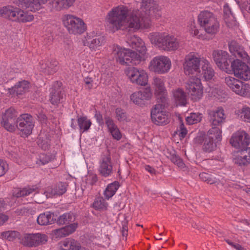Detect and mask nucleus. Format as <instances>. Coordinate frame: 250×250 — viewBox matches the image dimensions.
I'll return each instance as SVG.
<instances>
[{
	"label": "nucleus",
	"instance_id": "8fccbe9b",
	"mask_svg": "<svg viewBox=\"0 0 250 250\" xmlns=\"http://www.w3.org/2000/svg\"><path fill=\"white\" fill-rule=\"evenodd\" d=\"M170 160L173 163L179 167L183 168L185 167V165L183 160L178 155L175 154L171 155Z\"/></svg>",
	"mask_w": 250,
	"mask_h": 250
},
{
	"label": "nucleus",
	"instance_id": "f3484780",
	"mask_svg": "<svg viewBox=\"0 0 250 250\" xmlns=\"http://www.w3.org/2000/svg\"><path fill=\"white\" fill-rule=\"evenodd\" d=\"M208 114L211 128L208 131L207 135L212 138L213 135L216 138L219 137V108L208 110Z\"/></svg>",
	"mask_w": 250,
	"mask_h": 250
},
{
	"label": "nucleus",
	"instance_id": "4be33fe9",
	"mask_svg": "<svg viewBox=\"0 0 250 250\" xmlns=\"http://www.w3.org/2000/svg\"><path fill=\"white\" fill-rule=\"evenodd\" d=\"M127 42L132 48H135L141 56L146 53V47L145 43L140 38L134 35L130 36V38L127 39Z\"/></svg>",
	"mask_w": 250,
	"mask_h": 250
},
{
	"label": "nucleus",
	"instance_id": "4c0bfd02",
	"mask_svg": "<svg viewBox=\"0 0 250 250\" xmlns=\"http://www.w3.org/2000/svg\"><path fill=\"white\" fill-rule=\"evenodd\" d=\"M208 140L206 138L204 146H203V149L205 151L211 152L213 151L216 147V142H214V139H217L218 137L216 138L214 135H213V137H210L208 135Z\"/></svg>",
	"mask_w": 250,
	"mask_h": 250
},
{
	"label": "nucleus",
	"instance_id": "5fc2aeb1",
	"mask_svg": "<svg viewBox=\"0 0 250 250\" xmlns=\"http://www.w3.org/2000/svg\"><path fill=\"white\" fill-rule=\"evenodd\" d=\"M48 0H34L33 11H37L42 8V5L46 3Z\"/></svg>",
	"mask_w": 250,
	"mask_h": 250
},
{
	"label": "nucleus",
	"instance_id": "20e7f679",
	"mask_svg": "<svg viewBox=\"0 0 250 250\" xmlns=\"http://www.w3.org/2000/svg\"><path fill=\"white\" fill-rule=\"evenodd\" d=\"M198 22L205 31L209 34L217 33L218 28L217 18L208 11H203L198 17Z\"/></svg>",
	"mask_w": 250,
	"mask_h": 250
},
{
	"label": "nucleus",
	"instance_id": "473e14b6",
	"mask_svg": "<svg viewBox=\"0 0 250 250\" xmlns=\"http://www.w3.org/2000/svg\"><path fill=\"white\" fill-rule=\"evenodd\" d=\"M18 10V8L6 6L0 9V14L1 17L15 21Z\"/></svg>",
	"mask_w": 250,
	"mask_h": 250
},
{
	"label": "nucleus",
	"instance_id": "4468645a",
	"mask_svg": "<svg viewBox=\"0 0 250 250\" xmlns=\"http://www.w3.org/2000/svg\"><path fill=\"white\" fill-rule=\"evenodd\" d=\"M47 241L46 235L41 233L25 234L21 238V243L25 246L37 247L45 244Z\"/></svg>",
	"mask_w": 250,
	"mask_h": 250
},
{
	"label": "nucleus",
	"instance_id": "a19ab883",
	"mask_svg": "<svg viewBox=\"0 0 250 250\" xmlns=\"http://www.w3.org/2000/svg\"><path fill=\"white\" fill-rule=\"evenodd\" d=\"M36 189V188L25 187L22 189H18L17 192L15 191L14 195L17 197L26 196L35 191Z\"/></svg>",
	"mask_w": 250,
	"mask_h": 250
},
{
	"label": "nucleus",
	"instance_id": "72a5a7b5",
	"mask_svg": "<svg viewBox=\"0 0 250 250\" xmlns=\"http://www.w3.org/2000/svg\"><path fill=\"white\" fill-rule=\"evenodd\" d=\"M222 57L220 58V68L224 70L226 73H229L231 71L229 67L230 61L228 59L229 55L226 51H221Z\"/></svg>",
	"mask_w": 250,
	"mask_h": 250
},
{
	"label": "nucleus",
	"instance_id": "1a4fd4ad",
	"mask_svg": "<svg viewBox=\"0 0 250 250\" xmlns=\"http://www.w3.org/2000/svg\"><path fill=\"white\" fill-rule=\"evenodd\" d=\"M225 83L236 94L242 96L250 95V85L231 76L225 78Z\"/></svg>",
	"mask_w": 250,
	"mask_h": 250
},
{
	"label": "nucleus",
	"instance_id": "4d7b16f0",
	"mask_svg": "<svg viewBox=\"0 0 250 250\" xmlns=\"http://www.w3.org/2000/svg\"><path fill=\"white\" fill-rule=\"evenodd\" d=\"M104 120L105 124L108 128L109 131L114 128H116V127L117 126L115 124L113 120L109 116H105L104 117Z\"/></svg>",
	"mask_w": 250,
	"mask_h": 250
},
{
	"label": "nucleus",
	"instance_id": "2f4dec72",
	"mask_svg": "<svg viewBox=\"0 0 250 250\" xmlns=\"http://www.w3.org/2000/svg\"><path fill=\"white\" fill-rule=\"evenodd\" d=\"M62 250H80L81 248L80 244L73 239H66L61 243Z\"/></svg>",
	"mask_w": 250,
	"mask_h": 250
},
{
	"label": "nucleus",
	"instance_id": "052dcab7",
	"mask_svg": "<svg viewBox=\"0 0 250 250\" xmlns=\"http://www.w3.org/2000/svg\"><path fill=\"white\" fill-rule=\"evenodd\" d=\"M8 165L7 163L0 159V176L3 175L8 170Z\"/></svg>",
	"mask_w": 250,
	"mask_h": 250
},
{
	"label": "nucleus",
	"instance_id": "09e8293b",
	"mask_svg": "<svg viewBox=\"0 0 250 250\" xmlns=\"http://www.w3.org/2000/svg\"><path fill=\"white\" fill-rule=\"evenodd\" d=\"M17 3L22 8H29L33 11V5L34 0H17Z\"/></svg>",
	"mask_w": 250,
	"mask_h": 250
},
{
	"label": "nucleus",
	"instance_id": "dca6fc26",
	"mask_svg": "<svg viewBox=\"0 0 250 250\" xmlns=\"http://www.w3.org/2000/svg\"><path fill=\"white\" fill-rule=\"evenodd\" d=\"M250 142V137L244 131H237L230 139V143L232 146L241 150L247 147Z\"/></svg>",
	"mask_w": 250,
	"mask_h": 250
},
{
	"label": "nucleus",
	"instance_id": "2eb2a0df",
	"mask_svg": "<svg viewBox=\"0 0 250 250\" xmlns=\"http://www.w3.org/2000/svg\"><path fill=\"white\" fill-rule=\"evenodd\" d=\"M165 105L162 104H156L151 111L152 121L156 125H163L169 122L168 115L163 111Z\"/></svg>",
	"mask_w": 250,
	"mask_h": 250
},
{
	"label": "nucleus",
	"instance_id": "f704fd0d",
	"mask_svg": "<svg viewBox=\"0 0 250 250\" xmlns=\"http://www.w3.org/2000/svg\"><path fill=\"white\" fill-rule=\"evenodd\" d=\"M75 216L72 213H65L60 215L56 220L59 225H67L75 220Z\"/></svg>",
	"mask_w": 250,
	"mask_h": 250
},
{
	"label": "nucleus",
	"instance_id": "79ce46f5",
	"mask_svg": "<svg viewBox=\"0 0 250 250\" xmlns=\"http://www.w3.org/2000/svg\"><path fill=\"white\" fill-rule=\"evenodd\" d=\"M104 42V39L103 37L96 36L95 38L87 41V45L89 46L90 48L94 49L95 47L101 45Z\"/></svg>",
	"mask_w": 250,
	"mask_h": 250
},
{
	"label": "nucleus",
	"instance_id": "f8f14e48",
	"mask_svg": "<svg viewBox=\"0 0 250 250\" xmlns=\"http://www.w3.org/2000/svg\"><path fill=\"white\" fill-rule=\"evenodd\" d=\"M231 67L237 78L244 81L250 79V68L245 62L236 59L231 62Z\"/></svg>",
	"mask_w": 250,
	"mask_h": 250
},
{
	"label": "nucleus",
	"instance_id": "f03ea898",
	"mask_svg": "<svg viewBox=\"0 0 250 250\" xmlns=\"http://www.w3.org/2000/svg\"><path fill=\"white\" fill-rule=\"evenodd\" d=\"M151 42L157 45L161 49L167 51H175L179 47L178 40L172 35L160 33L149 34Z\"/></svg>",
	"mask_w": 250,
	"mask_h": 250
},
{
	"label": "nucleus",
	"instance_id": "9d476101",
	"mask_svg": "<svg viewBox=\"0 0 250 250\" xmlns=\"http://www.w3.org/2000/svg\"><path fill=\"white\" fill-rule=\"evenodd\" d=\"M186 88L192 100L197 101L202 97L203 89L200 79L191 78L187 83Z\"/></svg>",
	"mask_w": 250,
	"mask_h": 250
},
{
	"label": "nucleus",
	"instance_id": "7c9ffc66",
	"mask_svg": "<svg viewBox=\"0 0 250 250\" xmlns=\"http://www.w3.org/2000/svg\"><path fill=\"white\" fill-rule=\"evenodd\" d=\"M201 73L206 80L211 79L214 76V71L207 60H204L201 61Z\"/></svg>",
	"mask_w": 250,
	"mask_h": 250
},
{
	"label": "nucleus",
	"instance_id": "69168bd1",
	"mask_svg": "<svg viewBox=\"0 0 250 250\" xmlns=\"http://www.w3.org/2000/svg\"><path fill=\"white\" fill-rule=\"evenodd\" d=\"M41 138L42 137L40 136L38 141V144L42 149L46 150L48 148L49 146L48 141H43V139H41Z\"/></svg>",
	"mask_w": 250,
	"mask_h": 250
},
{
	"label": "nucleus",
	"instance_id": "b1692460",
	"mask_svg": "<svg viewBox=\"0 0 250 250\" xmlns=\"http://www.w3.org/2000/svg\"><path fill=\"white\" fill-rule=\"evenodd\" d=\"M152 84L156 93L159 95L162 102H163L165 100L164 94L166 91L163 78L154 77Z\"/></svg>",
	"mask_w": 250,
	"mask_h": 250
},
{
	"label": "nucleus",
	"instance_id": "412c9836",
	"mask_svg": "<svg viewBox=\"0 0 250 250\" xmlns=\"http://www.w3.org/2000/svg\"><path fill=\"white\" fill-rule=\"evenodd\" d=\"M172 100L174 104L176 106H185L187 104V95L181 88H178L172 91Z\"/></svg>",
	"mask_w": 250,
	"mask_h": 250
},
{
	"label": "nucleus",
	"instance_id": "6ab92c4d",
	"mask_svg": "<svg viewBox=\"0 0 250 250\" xmlns=\"http://www.w3.org/2000/svg\"><path fill=\"white\" fill-rule=\"evenodd\" d=\"M102 176L107 177L113 173V167L111 164V157L109 153L103 156L100 163L99 168Z\"/></svg>",
	"mask_w": 250,
	"mask_h": 250
},
{
	"label": "nucleus",
	"instance_id": "423d86ee",
	"mask_svg": "<svg viewBox=\"0 0 250 250\" xmlns=\"http://www.w3.org/2000/svg\"><path fill=\"white\" fill-rule=\"evenodd\" d=\"M171 67L170 59L165 56L154 57L149 65V70L155 73L163 74L167 73Z\"/></svg>",
	"mask_w": 250,
	"mask_h": 250
},
{
	"label": "nucleus",
	"instance_id": "58836bf2",
	"mask_svg": "<svg viewBox=\"0 0 250 250\" xmlns=\"http://www.w3.org/2000/svg\"><path fill=\"white\" fill-rule=\"evenodd\" d=\"M78 124L81 130L83 131H87L91 125V122L88 120L86 116H82L78 118Z\"/></svg>",
	"mask_w": 250,
	"mask_h": 250
},
{
	"label": "nucleus",
	"instance_id": "c85d7f7f",
	"mask_svg": "<svg viewBox=\"0 0 250 250\" xmlns=\"http://www.w3.org/2000/svg\"><path fill=\"white\" fill-rule=\"evenodd\" d=\"M54 214L50 212H46L39 215L37 221L39 225L41 226L52 224L54 223L56 218H54Z\"/></svg>",
	"mask_w": 250,
	"mask_h": 250
},
{
	"label": "nucleus",
	"instance_id": "cd10ccee",
	"mask_svg": "<svg viewBox=\"0 0 250 250\" xmlns=\"http://www.w3.org/2000/svg\"><path fill=\"white\" fill-rule=\"evenodd\" d=\"M29 87V83L26 81L19 82L14 86L9 89L10 94L21 95L25 92Z\"/></svg>",
	"mask_w": 250,
	"mask_h": 250
},
{
	"label": "nucleus",
	"instance_id": "37998d69",
	"mask_svg": "<svg viewBox=\"0 0 250 250\" xmlns=\"http://www.w3.org/2000/svg\"><path fill=\"white\" fill-rule=\"evenodd\" d=\"M58 62L56 61H54L52 64L53 67H51V69L49 70L48 69V65L42 63L41 64V69L45 74H52L58 70Z\"/></svg>",
	"mask_w": 250,
	"mask_h": 250
},
{
	"label": "nucleus",
	"instance_id": "680f3d73",
	"mask_svg": "<svg viewBox=\"0 0 250 250\" xmlns=\"http://www.w3.org/2000/svg\"><path fill=\"white\" fill-rule=\"evenodd\" d=\"M205 137L206 134L204 133H199L198 135L194 139V143L198 145L201 144L205 140Z\"/></svg>",
	"mask_w": 250,
	"mask_h": 250
},
{
	"label": "nucleus",
	"instance_id": "a211bd4d",
	"mask_svg": "<svg viewBox=\"0 0 250 250\" xmlns=\"http://www.w3.org/2000/svg\"><path fill=\"white\" fill-rule=\"evenodd\" d=\"M152 93L149 88H146L132 94L130 96L131 100L137 105L142 106L146 101L150 99Z\"/></svg>",
	"mask_w": 250,
	"mask_h": 250
},
{
	"label": "nucleus",
	"instance_id": "bf43d9fd",
	"mask_svg": "<svg viewBox=\"0 0 250 250\" xmlns=\"http://www.w3.org/2000/svg\"><path fill=\"white\" fill-rule=\"evenodd\" d=\"M246 148L241 149V154L243 155L249 164L250 163V147H246Z\"/></svg>",
	"mask_w": 250,
	"mask_h": 250
},
{
	"label": "nucleus",
	"instance_id": "603ef678",
	"mask_svg": "<svg viewBox=\"0 0 250 250\" xmlns=\"http://www.w3.org/2000/svg\"><path fill=\"white\" fill-rule=\"evenodd\" d=\"M51 160V157L45 154H42L40 156L39 159L37 161V164L39 166L44 165L48 163Z\"/></svg>",
	"mask_w": 250,
	"mask_h": 250
},
{
	"label": "nucleus",
	"instance_id": "de8ad7c7",
	"mask_svg": "<svg viewBox=\"0 0 250 250\" xmlns=\"http://www.w3.org/2000/svg\"><path fill=\"white\" fill-rule=\"evenodd\" d=\"M233 162L234 163L239 165V166H244L247 165L248 163L246 161L245 158L243 157L241 152H237L236 155L233 158Z\"/></svg>",
	"mask_w": 250,
	"mask_h": 250
},
{
	"label": "nucleus",
	"instance_id": "13d9d810",
	"mask_svg": "<svg viewBox=\"0 0 250 250\" xmlns=\"http://www.w3.org/2000/svg\"><path fill=\"white\" fill-rule=\"evenodd\" d=\"M97 181V177L96 175L91 174L89 175L86 177L85 180L86 184L87 186H92Z\"/></svg>",
	"mask_w": 250,
	"mask_h": 250
},
{
	"label": "nucleus",
	"instance_id": "0eeeda50",
	"mask_svg": "<svg viewBox=\"0 0 250 250\" xmlns=\"http://www.w3.org/2000/svg\"><path fill=\"white\" fill-rule=\"evenodd\" d=\"M18 113L13 107H10L5 110L1 115V125L7 131L13 132L16 129L18 122Z\"/></svg>",
	"mask_w": 250,
	"mask_h": 250
},
{
	"label": "nucleus",
	"instance_id": "f257e3e1",
	"mask_svg": "<svg viewBox=\"0 0 250 250\" xmlns=\"http://www.w3.org/2000/svg\"><path fill=\"white\" fill-rule=\"evenodd\" d=\"M161 16L158 5L154 0H143L140 11H135L128 15V9L124 6L114 8L107 15V22L115 31L123 26L133 30L148 28L151 21Z\"/></svg>",
	"mask_w": 250,
	"mask_h": 250
},
{
	"label": "nucleus",
	"instance_id": "c756f323",
	"mask_svg": "<svg viewBox=\"0 0 250 250\" xmlns=\"http://www.w3.org/2000/svg\"><path fill=\"white\" fill-rule=\"evenodd\" d=\"M75 0H53L54 9L58 11L68 9L73 5Z\"/></svg>",
	"mask_w": 250,
	"mask_h": 250
},
{
	"label": "nucleus",
	"instance_id": "774afa93",
	"mask_svg": "<svg viewBox=\"0 0 250 250\" xmlns=\"http://www.w3.org/2000/svg\"><path fill=\"white\" fill-rule=\"evenodd\" d=\"M228 244L230 246H232L233 248L235 249L236 250H246L244 247L238 244L234 243L231 242L229 240L227 241Z\"/></svg>",
	"mask_w": 250,
	"mask_h": 250
},
{
	"label": "nucleus",
	"instance_id": "aec40b11",
	"mask_svg": "<svg viewBox=\"0 0 250 250\" xmlns=\"http://www.w3.org/2000/svg\"><path fill=\"white\" fill-rule=\"evenodd\" d=\"M62 83L56 82L51 88L49 100L53 104H58L63 98V91L61 88Z\"/></svg>",
	"mask_w": 250,
	"mask_h": 250
},
{
	"label": "nucleus",
	"instance_id": "393cba45",
	"mask_svg": "<svg viewBox=\"0 0 250 250\" xmlns=\"http://www.w3.org/2000/svg\"><path fill=\"white\" fill-rule=\"evenodd\" d=\"M78 227L77 223H72L69 225L54 230L55 235L57 238L64 237L75 231Z\"/></svg>",
	"mask_w": 250,
	"mask_h": 250
},
{
	"label": "nucleus",
	"instance_id": "ddd939ff",
	"mask_svg": "<svg viewBox=\"0 0 250 250\" xmlns=\"http://www.w3.org/2000/svg\"><path fill=\"white\" fill-rule=\"evenodd\" d=\"M201 61L200 59L193 54H189L185 59L184 69L186 75L201 73L200 66Z\"/></svg>",
	"mask_w": 250,
	"mask_h": 250
},
{
	"label": "nucleus",
	"instance_id": "e433bc0d",
	"mask_svg": "<svg viewBox=\"0 0 250 250\" xmlns=\"http://www.w3.org/2000/svg\"><path fill=\"white\" fill-rule=\"evenodd\" d=\"M119 187V183L118 181H115L109 184L104 192V195L105 198L109 199L112 197L115 194Z\"/></svg>",
	"mask_w": 250,
	"mask_h": 250
},
{
	"label": "nucleus",
	"instance_id": "6e6d98bb",
	"mask_svg": "<svg viewBox=\"0 0 250 250\" xmlns=\"http://www.w3.org/2000/svg\"><path fill=\"white\" fill-rule=\"evenodd\" d=\"M96 81H97V80L95 77L93 78L92 77H87L84 79L85 83L89 89L91 88L93 86L96 85Z\"/></svg>",
	"mask_w": 250,
	"mask_h": 250
},
{
	"label": "nucleus",
	"instance_id": "e2e57ef3",
	"mask_svg": "<svg viewBox=\"0 0 250 250\" xmlns=\"http://www.w3.org/2000/svg\"><path fill=\"white\" fill-rule=\"evenodd\" d=\"M109 132L115 139L119 140L122 137L121 133L117 126L116 128H114L109 131Z\"/></svg>",
	"mask_w": 250,
	"mask_h": 250
},
{
	"label": "nucleus",
	"instance_id": "49530a36",
	"mask_svg": "<svg viewBox=\"0 0 250 250\" xmlns=\"http://www.w3.org/2000/svg\"><path fill=\"white\" fill-rule=\"evenodd\" d=\"M241 117L246 122L250 123V107L243 106L241 109Z\"/></svg>",
	"mask_w": 250,
	"mask_h": 250
},
{
	"label": "nucleus",
	"instance_id": "c9c22d12",
	"mask_svg": "<svg viewBox=\"0 0 250 250\" xmlns=\"http://www.w3.org/2000/svg\"><path fill=\"white\" fill-rule=\"evenodd\" d=\"M34 17L32 15L18 8L15 21L27 22L32 21Z\"/></svg>",
	"mask_w": 250,
	"mask_h": 250
},
{
	"label": "nucleus",
	"instance_id": "a18cd8bd",
	"mask_svg": "<svg viewBox=\"0 0 250 250\" xmlns=\"http://www.w3.org/2000/svg\"><path fill=\"white\" fill-rule=\"evenodd\" d=\"M116 117L120 122L128 121V117L126 112L121 108H117L115 110Z\"/></svg>",
	"mask_w": 250,
	"mask_h": 250
},
{
	"label": "nucleus",
	"instance_id": "0e129e2a",
	"mask_svg": "<svg viewBox=\"0 0 250 250\" xmlns=\"http://www.w3.org/2000/svg\"><path fill=\"white\" fill-rule=\"evenodd\" d=\"M190 32L194 36H197L198 38H203V37L202 36V34H199V31L195 26L194 23H193V24H192L191 25Z\"/></svg>",
	"mask_w": 250,
	"mask_h": 250
},
{
	"label": "nucleus",
	"instance_id": "6e6552de",
	"mask_svg": "<svg viewBox=\"0 0 250 250\" xmlns=\"http://www.w3.org/2000/svg\"><path fill=\"white\" fill-rule=\"evenodd\" d=\"M34 124V119L31 115L22 114L18 118L17 128L20 131L22 137H26L31 134Z\"/></svg>",
	"mask_w": 250,
	"mask_h": 250
},
{
	"label": "nucleus",
	"instance_id": "3c124183",
	"mask_svg": "<svg viewBox=\"0 0 250 250\" xmlns=\"http://www.w3.org/2000/svg\"><path fill=\"white\" fill-rule=\"evenodd\" d=\"M200 178L203 181L212 184L216 182L215 178L208 173L203 172L199 175Z\"/></svg>",
	"mask_w": 250,
	"mask_h": 250
},
{
	"label": "nucleus",
	"instance_id": "9b49d317",
	"mask_svg": "<svg viewBox=\"0 0 250 250\" xmlns=\"http://www.w3.org/2000/svg\"><path fill=\"white\" fill-rule=\"evenodd\" d=\"M125 73L132 83L140 85L147 84V75L144 70L134 67H128L125 69Z\"/></svg>",
	"mask_w": 250,
	"mask_h": 250
},
{
	"label": "nucleus",
	"instance_id": "a878e982",
	"mask_svg": "<svg viewBox=\"0 0 250 250\" xmlns=\"http://www.w3.org/2000/svg\"><path fill=\"white\" fill-rule=\"evenodd\" d=\"M229 49L230 52L236 58L246 59L248 57V55L243 48L235 41L230 42L229 44Z\"/></svg>",
	"mask_w": 250,
	"mask_h": 250
},
{
	"label": "nucleus",
	"instance_id": "bb28decb",
	"mask_svg": "<svg viewBox=\"0 0 250 250\" xmlns=\"http://www.w3.org/2000/svg\"><path fill=\"white\" fill-rule=\"evenodd\" d=\"M66 184L64 183H58L54 188L48 187L45 192L47 197H51L53 195H60L64 193L66 191Z\"/></svg>",
	"mask_w": 250,
	"mask_h": 250
},
{
	"label": "nucleus",
	"instance_id": "ea45409f",
	"mask_svg": "<svg viewBox=\"0 0 250 250\" xmlns=\"http://www.w3.org/2000/svg\"><path fill=\"white\" fill-rule=\"evenodd\" d=\"M93 207L97 210H105L107 209V203L102 197L96 198L93 203Z\"/></svg>",
	"mask_w": 250,
	"mask_h": 250
},
{
	"label": "nucleus",
	"instance_id": "39448f33",
	"mask_svg": "<svg viewBox=\"0 0 250 250\" xmlns=\"http://www.w3.org/2000/svg\"><path fill=\"white\" fill-rule=\"evenodd\" d=\"M62 21L68 32L72 34H81L85 29L86 26L83 21L71 15H64Z\"/></svg>",
	"mask_w": 250,
	"mask_h": 250
},
{
	"label": "nucleus",
	"instance_id": "c03bdc74",
	"mask_svg": "<svg viewBox=\"0 0 250 250\" xmlns=\"http://www.w3.org/2000/svg\"><path fill=\"white\" fill-rule=\"evenodd\" d=\"M201 118V114L198 113H192L189 116L187 117L186 121L188 124L192 125L200 122Z\"/></svg>",
	"mask_w": 250,
	"mask_h": 250
},
{
	"label": "nucleus",
	"instance_id": "338daca9",
	"mask_svg": "<svg viewBox=\"0 0 250 250\" xmlns=\"http://www.w3.org/2000/svg\"><path fill=\"white\" fill-rule=\"evenodd\" d=\"M95 118L99 125L104 124V120L102 114L100 111L96 110L95 114Z\"/></svg>",
	"mask_w": 250,
	"mask_h": 250
},
{
	"label": "nucleus",
	"instance_id": "7ed1b4c3",
	"mask_svg": "<svg viewBox=\"0 0 250 250\" xmlns=\"http://www.w3.org/2000/svg\"><path fill=\"white\" fill-rule=\"evenodd\" d=\"M113 53L116 61L122 65H136L141 62L142 56L134 51L123 49L117 45Z\"/></svg>",
	"mask_w": 250,
	"mask_h": 250
},
{
	"label": "nucleus",
	"instance_id": "5701e85b",
	"mask_svg": "<svg viewBox=\"0 0 250 250\" xmlns=\"http://www.w3.org/2000/svg\"><path fill=\"white\" fill-rule=\"evenodd\" d=\"M223 18L226 25L229 27H233L236 25L235 18L227 3H225L223 6Z\"/></svg>",
	"mask_w": 250,
	"mask_h": 250
},
{
	"label": "nucleus",
	"instance_id": "864d4df0",
	"mask_svg": "<svg viewBox=\"0 0 250 250\" xmlns=\"http://www.w3.org/2000/svg\"><path fill=\"white\" fill-rule=\"evenodd\" d=\"M128 220L126 219V218L125 217L124 218V220L122 222L121 224V232L122 233V236L123 237H125V238L127 237L128 234Z\"/></svg>",
	"mask_w": 250,
	"mask_h": 250
}]
</instances>
